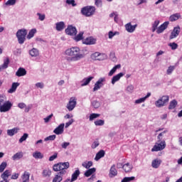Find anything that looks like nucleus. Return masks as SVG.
I'll use <instances>...</instances> for the list:
<instances>
[{
    "label": "nucleus",
    "instance_id": "f257e3e1",
    "mask_svg": "<svg viewBox=\"0 0 182 182\" xmlns=\"http://www.w3.org/2000/svg\"><path fill=\"white\" fill-rule=\"evenodd\" d=\"M89 53V50L87 48L82 50V53H80V48L77 46H73L66 49L64 52V55L67 57L68 62H78L81 59H83L86 55Z\"/></svg>",
    "mask_w": 182,
    "mask_h": 182
},
{
    "label": "nucleus",
    "instance_id": "f03ea898",
    "mask_svg": "<svg viewBox=\"0 0 182 182\" xmlns=\"http://www.w3.org/2000/svg\"><path fill=\"white\" fill-rule=\"evenodd\" d=\"M70 167L69 162H60L53 166V171H59L53 179V182H60L63 180V176L66 174L68 168Z\"/></svg>",
    "mask_w": 182,
    "mask_h": 182
},
{
    "label": "nucleus",
    "instance_id": "7ed1b4c3",
    "mask_svg": "<svg viewBox=\"0 0 182 182\" xmlns=\"http://www.w3.org/2000/svg\"><path fill=\"white\" fill-rule=\"evenodd\" d=\"M26 35H28V30L25 28L17 31L16 36L20 45H23V43H25V41H26Z\"/></svg>",
    "mask_w": 182,
    "mask_h": 182
},
{
    "label": "nucleus",
    "instance_id": "20e7f679",
    "mask_svg": "<svg viewBox=\"0 0 182 182\" xmlns=\"http://www.w3.org/2000/svg\"><path fill=\"white\" fill-rule=\"evenodd\" d=\"M106 85V78L105 77H100L97 82L95 83L92 92H97V90H100L103 86Z\"/></svg>",
    "mask_w": 182,
    "mask_h": 182
},
{
    "label": "nucleus",
    "instance_id": "39448f33",
    "mask_svg": "<svg viewBox=\"0 0 182 182\" xmlns=\"http://www.w3.org/2000/svg\"><path fill=\"white\" fill-rule=\"evenodd\" d=\"M95 11H96V8H95V6H87L81 9V14L85 16H92V15L95 14Z\"/></svg>",
    "mask_w": 182,
    "mask_h": 182
},
{
    "label": "nucleus",
    "instance_id": "423d86ee",
    "mask_svg": "<svg viewBox=\"0 0 182 182\" xmlns=\"http://www.w3.org/2000/svg\"><path fill=\"white\" fill-rule=\"evenodd\" d=\"M168 100H170V97L164 95L155 102V106L156 107H164L165 105L168 103Z\"/></svg>",
    "mask_w": 182,
    "mask_h": 182
},
{
    "label": "nucleus",
    "instance_id": "0eeeda50",
    "mask_svg": "<svg viewBox=\"0 0 182 182\" xmlns=\"http://www.w3.org/2000/svg\"><path fill=\"white\" fill-rule=\"evenodd\" d=\"M166 149V141H159L155 144L154 147L151 149V151H161Z\"/></svg>",
    "mask_w": 182,
    "mask_h": 182
},
{
    "label": "nucleus",
    "instance_id": "6e6552de",
    "mask_svg": "<svg viewBox=\"0 0 182 182\" xmlns=\"http://www.w3.org/2000/svg\"><path fill=\"white\" fill-rule=\"evenodd\" d=\"M12 108V102L10 101H6L4 104L0 105V112L1 113H6L9 112L10 109Z\"/></svg>",
    "mask_w": 182,
    "mask_h": 182
},
{
    "label": "nucleus",
    "instance_id": "1a4fd4ad",
    "mask_svg": "<svg viewBox=\"0 0 182 182\" xmlns=\"http://www.w3.org/2000/svg\"><path fill=\"white\" fill-rule=\"evenodd\" d=\"M76 100V97H72L71 98H70V100L66 105L68 112H72L75 109V107H76V105L77 103Z\"/></svg>",
    "mask_w": 182,
    "mask_h": 182
},
{
    "label": "nucleus",
    "instance_id": "9d476101",
    "mask_svg": "<svg viewBox=\"0 0 182 182\" xmlns=\"http://www.w3.org/2000/svg\"><path fill=\"white\" fill-rule=\"evenodd\" d=\"M65 33L67 35H70V36H76V33H77V30L76 27L73 26H68L65 29Z\"/></svg>",
    "mask_w": 182,
    "mask_h": 182
},
{
    "label": "nucleus",
    "instance_id": "9b49d317",
    "mask_svg": "<svg viewBox=\"0 0 182 182\" xmlns=\"http://www.w3.org/2000/svg\"><path fill=\"white\" fill-rule=\"evenodd\" d=\"M95 79V77L93 76H88L86 77H84L80 82V86L81 87H85V86H87L92 80Z\"/></svg>",
    "mask_w": 182,
    "mask_h": 182
},
{
    "label": "nucleus",
    "instance_id": "f8f14e48",
    "mask_svg": "<svg viewBox=\"0 0 182 182\" xmlns=\"http://www.w3.org/2000/svg\"><path fill=\"white\" fill-rule=\"evenodd\" d=\"M97 39L90 36L82 40V43L84 45H96Z\"/></svg>",
    "mask_w": 182,
    "mask_h": 182
},
{
    "label": "nucleus",
    "instance_id": "ddd939ff",
    "mask_svg": "<svg viewBox=\"0 0 182 182\" xmlns=\"http://www.w3.org/2000/svg\"><path fill=\"white\" fill-rule=\"evenodd\" d=\"M136 28H137V24H135L134 26L132 25V23H127V24H125V29L127 32H128L129 33H133V32L136 31Z\"/></svg>",
    "mask_w": 182,
    "mask_h": 182
},
{
    "label": "nucleus",
    "instance_id": "4468645a",
    "mask_svg": "<svg viewBox=\"0 0 182 182\" xmlns=\"http://www.w3.org/2000/svg\"><path fill=\"white\" fill-rule=\"evenodd\" d=\"M178 35H180V26L174 27L173 30L171 33L169 39H175V38H177Z\"/></svg>",
    "mask_w": 182,
    "mask_h": 182
},
{
    "label": "nucleus",
    "instance_id": "2eb2a0df",
    "mask_svg": "<svg viewBox=\"0 0 182 182\" xmlns=\"http://www.w3.org/2000/svg\"><path fill=\"white\" fill-rule=\"evenodd\" d=\"M124 73H119L116 75H114L111 79L112 85H115L117 82H119V80H120V79H122V77H124Z\"/></svg>",
    "mask_w": 182,
    "mask_h": 182
},
{
    "label": "nucleus",
    "instance_id": "dca6fc26",
    "mask_svg": "<svg viewBox=\"0 0 182 182\" xmlns=\"http://www.w3.org/2000/svg\"><path fill=\"white\" fill-rule=\"evenodd\" d=\"M28 54L31 58H34L37 59V58H39V50L38 48H33L32 49L28 50Z\"/></svg>",
    "mask_w": 182,
    "mask_h": 182
},
{
    "label": "nucleus",
    "instance_id": "f3484780",
    "mask_svg": "<svg viewBox=\"0 0 182 182\" xmlns=\"http://www.w3.org/2000/svg\"><path fill=\"white\" fill-rule=\"evenodd\" d=\"M65 129V124H60L58 127H57L54 130H53V133H55V134L59 135V134H63V132Z\"/></svg>",
    "mask_w": 182,
    "mask_h": 182
},
{
    "label": "nucleus",
    "instance_id": "a211bd4d",
    "mask_svg": "<svg viewBox=\"0 0 182 182\" xmlns=\"http://www.w3.org/2000/svg\"><path fill=\"white\" fill-rule=\"evenodd\" d=\"M100 56H105V54L95 52L91 54L90 59H92V60H103V59L100 58Z\"/></svg>",
    "mask_w": 182,
    "mask_h": 182
},
{
    "label": "nucleus",
    "instance_id": "6ab92c4d",
    "mask_svg": "<svg viewBox=\"0 0 182 182\" xmlns=\"http://www.w3.org/2000/svg\"><path fill=\"white\" fill-rule=\"evenodd\" d=\"M168 21H165L164 23H162L156 30V33H163L166 29H167V27L168 26Z\"/></svg>",
    "mask_w": 182,
    "mask_h": 182
},
{
    "label": "nucleus",
    "instance_id": "aec40b11",
    "mask_svg": "<svg viewBox=\"0 0 182 182\" xmlns=\"http://www.w3.org/2000/svg\"><path fill=\"white\" fill-rule=\"evenodd\" d=\"M117 176V169H116V165H112L109 169V177L110 178H113V177H116Z\"/></svg>",
    "mask_w": 182,
    "mask_h": 182
},
{
    "label": "nucleus",
    "instance_id": "412c9836",
    "mask_svg": "<svg viewBox=\"0 0 182 182\" xmlns=\"http://www.w3.org/2000/svg\"><path fill=\"white\" fill-rule=\"evenodd\" d=\"M31 177V173L28 171H24L23 173L21 176V181L22 182H29V178Z\"/></svg>",
    "mask_w": 182,
    "mask_h": 182
},
{
    "label": "nucleus",
    "instance_id": "4be33fe9",
    "mask_svg": "<svg viewBox=\"0 0 182 182\" xmlns=\"http://www.w3.org/2000/svg\"><path fill=\"white\" fill-rule=\"evenodd\" d=\"M42 176L44 177V178H49V177L52 176V170L49 169L48 168L43 169L42 171Z\"/></svg>",
    "mask_w": 182,
    "mask_h": 182
},
{
    "label": "nucleus",
    "instance_id": "5701e85b",
    "mask_svg": "<svg viewBox=\"0 0 182 182\" xmlns=\"http://www.w3.org/2000/svg\"><path fill=\"white\" fill-rule=\"evenodd\" d=\"M12 174V171L6 170L1 176L3 180L8 181V178H9L10 176Z\"/></svg>",
    "mask_w": 182,
    "mask_h": 182
},
{
    "label": "nucleus",
    "instance_id": "b1692460",
    "mask_svg": "<svg viewBox=\"0 0 182 182\" xmlns=\"http://www.w3.org/2000/svg\"><path fill=\"white\" fill-rule=\"evenodd\" d=\"M149 96H151V93L148 92L145 97L135 100V105H140V103H144L146 102V99H149Z\"/></svg>",
    "mask_w": 182,
    "mask_h": 182
},
{
    "label": "nucleus",
    "instance_id": "393cba45",
    "mask_svg": "<svg viewBox=\"0 0 182 182\" xmlns=\"http://www.w3.org/2000/svg\"><path fill=\"white\" fill-rule=\"evenodd\" d=\"M79 176H80V171L79 170V168H77L71 176V181H76Z\"/></svg>",
    "mask_w": 182,
    "mask_h": 182
},
{
    "label": "nucleus",
    "instance_id": "a878e982",
    "mask_svg": "<svg viewBox=\"0 0 182 182\" xmlns=\"http://www.w3.org/2000/svg\"><path fill=\"white\" fill-rule=\"evenodd\" d=\"M26 75V70L23 68H19L16 73V76L18 77H21L22 76H25Z\"/></svg>",
    "mask_w": 182,
    "mask_h": 182
},
{
    "label": "nucleus",
    "instance_id": "bb28decb",
    "mask_svg": "<svg viewBox=\"0 0 182 182\" xmlns=\"http://www.w3.org/2000/svg\"><path fill=\"white\" fill-rule=\"evenodd\" d=\"M19 132V128L18 127H14L11 129H8L7 130V135L10 136V137H12L13 136H15Z\"/></svg>",
    "mask_w": 182,
    "mask_h": 182
},
{
    "label": "nucleus",
    "instance_id": "cd10ccee",
    "mask_svg": "<svg viewBox=\"0 0 182 182\" xmlns=\"http://www.w3.org/2000/svg\"><path fill=\"white\" fill-rule=\"evenodd\" d=\"M122 65L117 64L113 67V68L108 73V76H113L116 73L118 69H121Z\"/></svg>",
    "mask_w": 182,
    "mask_h": 182
},
{
    "label": "nucleus",
    "instance_id": "c85d7f7f",
    "mask_svg": "<svg viewBox=\"0 0 182 182\" xmlns=\"http://www.w3.org/2000/svg\"><path fill=\"white\" fill-rule=\"evenodd\" d=\"M56 31L60 32V31H63L65 29V22L60 21L55 23Z\"/></svg>",
    "mask_w": 182,
    "mask_h": 182
},
{
    "label": "nucleus",
    "instance_id": "c756f323",
    "mask_svg": "<svg viewBox=\"0 0 182 182\" xmlns=\"http://www.w3.org/2000/svg\"><path fill=\"white\" fill-rule=\"evenodd\" d=\"M122 168L124 170L125 173H130V171L133 170V165L129 163H127L123 165Z\"/></svg>",
    "mask_w": 182,
    "mask_h": 182
},
{
    "label": "nucleus",
    "instance_id": "7c9ffc66",
    "mask_svg": "<svg viewBox=\"0 0 182 182\" xmlns=\"http://www.w3.org/2000/svg\"><path fill=\"white\" fill-rule=\"evenodd\" d=\"M95 173H96V168H91L85 171L84 176L85 177H90Z\"/></svg>",
    "mask_w": 182,
    "mask_h": 182
},
{
    "label": "nucleus",
    "instance_id": "2f4dec72",
    "mask_svg": "<svg viewBox=\"0 0 182 182\" xmlns=\"http://www.w3.org/2000/svg\"><path fill=\"white\" fill-rule=\"evenodd\" d=\"M180 18H181L180 13H176L169 17V21H171V22H174L175 21H178Z\"/></svg>",
    "mask_w": 182,
    "mask_h": 182
},
{
    "label": "nucleus",
    "instance_id": "473e14b6",
    "mask_svg": "<svg viewBox=\"0 0 182 182\" xmlns=\"http://www.w3.org/2000/svg\"><path fill=\"white\" fill-rule=\"evenodd\" d=\"M22 157H23V152L20 151V152H17L12 157V160H14V161L16 160H21V159H22Z\"/></svg>",
    "mask_w": 182,
    "mask_h": 182
},
{
    "label": "nucleus",
    "instance_id": "72a5a7b5",
    "mask_svg": "<svg viewBox=\"0 0 182 182\" xmlns=\"http://www.w3.org/2000/svg\"><path fill=\"white\" fill-rule=\"evenodd\" d=\"M82 166L84 167V168L89 170V168H90V167H92L93 166V161H85L82 162Z\"/></svg>",
    "mask_w": 182,
    "mask_h": 182
},
{
    "label": "nucleus",
    "instance_id": "f704fd0d",
    "mask_svg": "<svg viewBox=\"0 0 182 182\" xmlns=\"http://www.w3.org/2000/svg\"><path fill=\"white\" fill-rule=\"evenodd\" d=\"M38 32V31L36 30V28H32L31 30L29 31L26 38L28 39V41L30 39H32V38H33V36H35V33H36Z\"/></svg>",
    "mask_w": 182,
    "mask_h": 182
},
{
    "label": "nucleus",
    "instance_id": "c9c22d12",
    "mask_svg": "<svg viewBox=\"0 0 182 182\" xmlns=\"http://www.w3.org/2000/svg\"><path fill=\"white\" fill-rule=\"evenodd\" d=\"M19 86L18 82H13L11 87L8 90V93H14L16 91V89Z\"/></svg>",
    "mask_w": 182,
    "mask_h": 182
},
{
    "label": "nucleus",
    "instance_id": "e433bc0d",
    "mask_svg": "<svg viewBox=\"0 0 182 182\" xmlns=\"http://www.w3.org/2000/svg\"><path fill=\"white\" fill-rule=\"evenodd\" d=\"M161 164V160L160 159H155L152 161V163H151V166L153 168H159Z\"/></svg>",
    "mask_w": 182,
    "mask_h": 182
},
{
    "label": "nucleus",
    "instance_id": "4c0bfd02",
    "mask_svg": "<svg viewBox=\"0 0 182 182\" xmlns=\"http://www.w3.org/2000/svg\"><path fill=\"white\" fill-rule=\"evenodd\" d=\"M105 152L103 150H100L95 156V161H99V160L103 157H105Z\"/></svg>",
    "mask_w": 182,
    "mask_h": 182
},
{
    "label": "nucleus",
    "instance_id": "58836bf2",
    "mask_svg": "<svg viewBox=\"0 0 182 182\" xmlns=\"http://www.w3.org/2000/svg\"><path fill=\"white\" fill-rule=\"evenodd\" d=\"M83 31L80 32L77 36H75L73 39L75 42H79L83 39Z\"/></svg>",
    "mask_w": 182,
    "mask_h": 182
},
{
    "label": "nucleus",
    "instance_id": "ea45409f",
    "mask_svg": "<svg viewBox=\"0 0 182 182\" xmlns=\"http://www.w3.org/2000/svg\"><path fill=\"white\" fill-rule=\"evenodd\" d=\"M33 157L34 159H42L43 157V154L41 153V151H35L33 154Z\"/></svg>",
    "mask_w": 182,
    "mask_h": 182
},
{
    "label": "nucleus",
    "instance_id": "a19ab883",
    "mask_svg": "<svg viewBox=\"0 0 182 182\" xmlns=\"http://www.w3.org/2000/svg\"><path fill=\"white\" fill-rule=\"evenodd\" d=\"M176 106H177V101L176 100H173L170 102L168 109L170 110H173V109H176Z\"/></svg>",
    "mask_w": 182,
    "mask_h": 182
},
{
    "label": "nucleus",
    "instance_id": "79ce46f5",
    "mask_svg": "<svg viewBox=\"0 0 182 182\" xmlns=\"http://www.w3.org/2000/svg\"><path fill=\"white\" fill-rule=\"evenodd\" d=\"M8 65H9V58L4 60V64L0 66V70H4V69H6L8 68Z\"/></svg>",
    "mask_w": 182,
    "mask_h": 182
},
{
    "label": "nucleus",
    "instance_id": "37998d69",
    "mask_svg": "<svg viewBox=\"0 0 182 182\" xmlns=\"http://www.w3.org/2000/svg\"><path fill=\"white\" fill-rule=\"evenodd\" d=\"M36 15L38 16V21H41V22H43V21L46 19V15L45 14L37 13Z\"/></svg>",
    "mask_w": 182,
    "mask_h": 182
},
{
    "label": "nucleus",
    "instance_id": "c03bdc74",
    "mask_svg": "<svg viewBox=\"0 0 182 182\" xmlns=\"http://www.w3.org/2000/svg\"><path fill=\"white\" fill-rule=\"evenodd\" d=\"M160 24V21L156 20L154 22V23L152 24V32H156V31H157V26H159V25Z\"/></svg>",
    "mask_w": 182,
    "mask_h": 182
},
{
    "label": "nucleus",
    "instance_id": "a18cd8bd",
    "mask_svg": "<svg viewBox=\"0 0 182 182\" xmlns=\"http://www.w3.org/2000/svg\"><path fill=\"white\" fill-rule=\"evenodd\" d=\"M127 93L132 94L134 91V86L133 85H129L126 87Z\"/></svg>",
    "mask_w": 182,
    "mask_h": 182
},
{
    "label": "nucleus",
    "instance_id": "49530a36",
    "mask_svg": "<svg viewBox=\"0 0 182 182\" xmlns=\"http://www.w3.org/2000/svg\"><path fill=\"white\" fill-rule=\"evenodd\" d=\"M16 4V0H8L5 4V6H14Z\"/></svg>",
    "mask_w": 182,
    "mask_h": 182
},
{
    "label": "nucleus",
    "instance_id": "de8ad7c7",
    "mask_svg": "<svg viewBox=\"0 0 182 182\" xmlns=\"http://www.w3.org/2000/svg\"><path fill=\"white\" fill-rule=\"evenodd\" d=\"M135 177L134 176H131V177H124L121 182H132L134 181V180H135Z\"/></svg>",
    "mask_w": 182,
    "mask_h": 182
},
{
    "label": "nucleus",
    "instance_id": "09e8293b",
    "mask_svg": "<svg viewBox=\"0 0 182 182\" xmlns=\"http://www.w3.org/2000/svg\"><path fill=\"white\" fill-rule=\"evenodd\" d=\"M28 137H29V134L24 133L23 136L19 139L18 140L19 143H23V141H26Z\"/></svg>",
    "mask_w": 182,
    "mask_h": 182
},
{
    "label": "nucleus",
    "instance_id": "8fccbe9b",
    "mask_svg": "<svg viewBox=\"0 0 182 182\" xmlns=\"http://www.w3.org/2000/svg\"><path fill=\"white\" fill-rule=\"evenodd\" d=\"M119 31H115V32L109 31L108 38L109 39H112L114 36H116V35H119Z\"/></svg>",
    "mask_w": 182,
    "mask_h": 182
},
{
    "label": "nucleus",
    "instance_id": "3c124183",
    "mask_svg": "<svg viewBox=\"0 0 182 182\" xmlns=\"http://www.w3.org/2000/svg\"><path fill=\"white\" fill-rule=\"evenodd\" d=\"M97 117H100V114H91L90 115V122H92V120H95V119H97Z\"/></svg>",
    "mask_w": 182,
    "mask_h": 182
},
{
    "label": "nucleus",
    "instance_id": "603ef678",
    "mask_svg": "<svg viewBox=\"0 0 182 182\" xmlns=\"http://www.w3.org/2000/svg\"><path fill=\"white\" fill-rule=\"evenodd\" d=\"M56 139V135H50L44 139V141H53Z\"/></svg>",
    "mask_w": 182,
    "mask_h": 182
},
{
    "label": "nucleus",
    "instance_id": "864d4df0",
    "mask_svg": "<svg viewBox=\"0 0 182 182\" xmlns=\"http://www.w3.org/2000/svg\"><path fill=\"white\" fill-rule=\"evenodd\" d=\"M95 126H104L105 125V120L103 119H98L94 122Z\"/></svg>",
    "mask_w": 182,
    "mask_h": 182
},
{
    "label": "nucleus",
    "instance_id": "5fc2aeb1",
    "mask_svg": "<svg viewBox=\"0 0 182 182\" xmlns=\"http://www.w3.org/2000/svg\"><path fill=\"white\" fill-rule=\"evenodd\" d=\"M6 166H8L6 162H2L0 164V173H4V171L6 168Z\"/></svg>",
    "mask_w": 182,
    "mask_h": 182
},
{
    "label": "nucleus",
    "instance_id": "6e6d98bb",
    "mask_svg": "<svg viewBox=\"0 0 182 182\" xmlns=\"http://www.w3.org/2000/svg\"><path fill=\"white\" fill-rule=\"evenodd\" d=\"M167 132H168L167 130H165V131L161 132L158 135L157 139H158V140H159V141H161V140H163V137H164V134H166L167 133Z\"/></svg>",
    "mask_w": 182,
    "mask_h": 182
},
{
    "label": "nucleus",
    "instance_id": "4d7b16f0",
    "mask_svg": "<svg viewBox=\"0 0 182 182\" xmlns=\"http://www.w3.org/2000/svg\"><path fill=\"white\" fill-rule=\"evenodd\" d=\"M176 69V66L174 65H170L166 71L167 75H171L173 73V71Z\"/></svg>",
    "mask_w": 182,
    "mask_h": 182
},
{
    "label": "nucleus",
    "instance_id": "13d9d810",
    "mask_svg": "<svg viewBox=\"0 0 182 182\" xmlns=\"http://www.w3.org/2000/svg\"><path fill=\"white\" fill-rule=\"evenodd\" d=\"M35 87L37 88V89H43V87H45V84L42 82H36L35 84Z\"/></svg>",
    "mask_w": 182,
    "mask_h": 182
},
{
    "label": "nucleus",
    "instance_id": "bf43d9fd",
    "mask_svg": "<svg viewBox=\"0 0 182 182\" xmlns=\"http://www.w3.org/2000/svg\"><path fill=\"white\" fill-rule=\"evenodd\" d=\"M6 101V97L4 95H0V106L5 103Z\"/></svg>",
    "mask_w": 182,
    "mask_h": 182
},
{
    "label": "nucleus",
    "instance_id": "052dcab7",
    "mask_svg": "<svg viewBox=\"0 0 182 182\" xmlns=\"http://www.w3.org/2000/svg\"><path fill=\"white\" fill-rule=\"evenodd\" d=\"M168 46H170V48L172 49V50H176V49H177V48H178V45L176 43H170L168 44Z\"/></svg>",
    "mask_w": 182,
    "mask_h": 182
},
{
    "label": "nucleus",
    "instance_id": "680f3d73",
    "mask_svg": "<svg viewBox=\"0 0 182 182\" xmlns=\"http://www.w3.org/2000/svg\"><path fill=\"white\" fill-rule=\"evenodd\" d=\"M92 106H93L95 109H99V107H100V103L95 100L92 102Z\"/></svg>",
    "mask_w": 182,
    "mask_h": 182
},
{
    "label": "nucleus",
    "instance_id": "e2e57ef3",
    "mask_svg": "<svg viewBox=\"0 0 182 182\" xmlns=\"http://www.w3.org/2000/svg\"><path fill=\"white\" fill-rule=\"evenodd\" d=\"M52 117H53V114H51L48 115V117H46V118H44L45 123H49V122L50 121Z\"/></svg>",
    "mask_w": 182,
    "mask_h": 182
},
{
    "label": "nucleus",
    "instance_id": "0e129e2a",
    "mask_svg": "<svg viewBox=\"0 0 182 182\" xmlns=\"http://www.w3.org/2000/svg\"><path fill=\"white\" fill-rule=\"evenodd\" d=\"M55 159H58V153L55 152L54 154L49 157V161H53V160H55Z\"/></svg>",
    "mask_w": 182,
    "mask_h": 182
},
{
    "label": "nucleus",
    "instance_id": "69168bd1",
    "mask_svg": "<svg viewBox=\"0 0 182 182\" xmlns=\"http://www.w3.org/2000/svg\"><path fill=\"white\" fill-rule=\"evenodd\" d=\"M66 4H68V5L76 6V3H75V0H66Z\"/></svg>",
    "mask_w": 182,
    "mask_h": 182
},
{
    "label": "nucleus",
    "instance_id": "338daca9",
    "mask_svg": "<svg viewBox=\"0 0 182 182\" xmlns=\"http://www.w3.org/2000/svg\"><path fill=\"white\" fill-rule=\"evenodd\" d=\"M99 141H95L92 145H91V148L92 149H96L98 146H99Z\"/></svg>",
    "mask_w": 182,
    "mask_h": 182
},
{
    "label": "nucleus",
    "instance_id": "774afa93",
    "mask_svg": "<svg viewBox=\"0 0 182 182\" xmlns=\"http://www.w3.org/2000/svg\"><path fill=\"white\" fill-rule=\"evenodd\" d=\"M18 107H19V109H25V107H26V104L20 102L18 104Z\"/></svg>",
    "mask_w": 182,
    "mask_h": 182
}]
</instances>
